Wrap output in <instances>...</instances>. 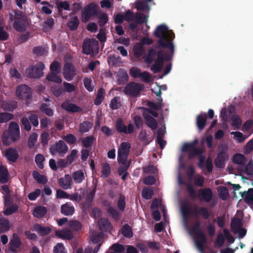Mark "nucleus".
I'll return each mask as SVG.
<instances>
[{"mask_svg": "<svg viewBox=\"0 0 253 253\" xmlns=\"http://www.w3.org/2000/svg\"><path fill=\"white\" fill-rule=\"evenodd\" d=\"M9 244L11 246L15 248H19L20 246L21 241L20 238L17 234H14L12 235V237L10 239Z\"/></svg>", "mask_w": 253, "mask_h": 253, "instance_id": "43", "label": "nucleus"}, {"mask_svg": "<svg viewBox=\"0 0 253 253\" xmlns=\"http://www.w3.org/2000/svg\"><path fill=\"white\" fill-rule=\"evenodd\" d=\"M61 212L66 215L72 214L74 212V208L68 204H65L61 206Z\"/></svg>", "mask_w": 253, "mask_h": 253, "instance_id": "35", "label": "nucleus"}, {"mask_svg": "<svg viewBox=\"0 0 253 253\" xmlns=\"http://www.w3.org/2000/svg\"><path fill=\"white\" fill-rule=\"evenodd\" d=\"M105 93V91L103 88H100L98 90L96 97L94 100L95 105H98L101 103L104 99Z\"/></svg>", "mask_w": 253, "mask_h": 253, "instance_id": "38", "label": "nucleus"}, {"mask_svg": "<svg viewBox=\"0 0 253 253\" xmlns=\"http://www.w3.org/2000/svg\"><path fill=\"white\" fill-rule=\"evenodd\" d=\"M63 74L64 78L68 81H71L76 74L73 65L68 63L65 64Z\"/></svg>", "mask_w": 253, "mask_h": 253, "instance_id": "17", "label": "nucleus"}, {"mask_svg": "<svg viewBox=\"0 0 253 253\" xmlns=\"http://www.w3.org/2000/svg\"><path fill=\"white\" fill-rule=\"evenodd\" d=\"M211 192L209 189L201 190L199 192V196L200 198L203 199L206 201H209L211 198Z\"/></svg>", "mask_w": 253, "mask_h": 253, "instance_id": "31", "label": "nucleus"}, {"mask_svg": "<svg viewBox=\"0 0 253 253\" xmlns=\"http://www.w3.org/2000/svg\"><path fill=\"white\" fill-rule=\"evenodd\" d=\"M33 52L37 55L42 56L47 53V50L46 47L37 46L33 48Z\"/></svg>", "mask_w": 253, "mask_h": 253, "instance_id": "48", "label": "nucleus"}, {"mask_svg": "<svg viewBox=\"0 0 253 253\" xmlns=\"http://www.w3.org/2000/svg\"><path fill=\"white\" fill-rule=\"evenodd\" d=\"M92 126V124L90 122H84L80 126V130L82 132L88 131Z\"/></svg>", "mask_w": 253, "mask_h": 253, "instance_id": "46", "label": "nucleus"}, {"mask_svg": "<svg viewBox=\"0 0 253 253\" xmlns=\"http://www.w3.org/2000/svg\"><path fill=\"white\" fill-rule=\"evenodd\" d=\"M144 49L142 43H138L136 44L133 48L134 54L136 57H140L143 54Z\"/></svg>", "mask_w": 253, "mask_h": 253, "instance_id": "42", "label": "nucleus"}, {"mask_svg": "<svg viewBox=\"0 0 253 253\" xmlns=\"http://www.w3.org/2000/svg\"><path fill=\"white\" fill-rule=\"evenodd\" d=\"M235 112V108L234 106H230L227 109L223 108L220 112V117L222 121L224 122H228L231 120L233 114Z\"/></svg>", "mask_w": 253, "mask_h": 253, "instance_id": "18", "label": "nucleus"}, {"mask_svg": "<svg viewBox=\"0 0 253 253\" xmlns=\"http://www.w3.org/2000/svg\"><path fill=\"white\" fill-rule=\"evenodd\" d=\"M98 225L101 230L106 231L110 228V223L107 219H101L98 221Z\"/></svg>", "mask_w": 253, "mask_h": 253, "instance_id": "39", "label": "nucleus"}, {"mask_svg": "<svg viewBox=\"0 0 253 253\" xmlns=\"http://www.w3.org/2000/svg\"><path fill=\"white\" fill-rule=\"evenodd\" d=\"M143 87L142 84L131 83L126 86L125 88V92L129 96H135L139 93Z\"/></svg>", "mask_w": 253, "mask_h": 253, "instance_id": "11", "label": "nucleus"}, {"mask_svg": "<svg viewBox=\"0 0 253 253\" xmlns=\"http://www.w3.org/2000/svg\"><path fill=\"white\" fill-rule=\"evenodd\" d=\"M57 74V73L51 72V73L46 77V80L58 84L61 83L62 82V79L56 75Z\"/></svg>", "mask_w": 253, "mask_h": 253, "instance_id": "47", "label": "nucleus"}, {"mask_svg": "<svg viewBox=\"0 0 253 253\" xmlns=\"http://www.w3.org/2000/svg\"><path fill=\"white\" fill-rule=\"evenodd\" d=\"M243 196L247 204L252 202L253 201V188L249 189L247 192H245Z\"/></svg>", "mask_w": 253, "mask_h": 253, "instance_id": "45", "label": "nucleus"}, {"mask_svg": "<svg viewBox=\"0 0 253 253\" xmlns=\"http://www.w3.org/2000/svg\"><path fill=\"white\" fill-rule=\"evenodd\" d=\"M153 109L154 110L146 109L143 115L147 125L152 129H155L157 126V122L151 115L154 117H158V113L156 112V110Z\"/></svg>", "mask_w": 253, "mask_h": 253, "instance_id": "6", "label": "nucleus"}, {"mask_svg": "<svg viewBox=\"0 0 253 253\" xmlns=\"http://www.w3.org/2000/svg\"><path fill=\"white\" fill-rule=\"evenodd\" d=\"M130 148V144L125 142L121 143L118 150V161L124 166L125 169L129 165V162L127 160V158Z\"/></svg>", "mask_w": 253, "mask_h": 253, "instance_id": "2", "label": "nucleus"}, {"mask_svg": "<svg viewBox=\"0 0 253 253\" xmlns=\"http://www.w3.org/2000/svg\"><path fill=\"white\" fill-rule=\"evenodd\" d=\"M38 134L36 132L32 133L29 136L28 145L30 148H33L35 146L38 139Z\"/></svg>", "mask_w": 253, "mask_h": 253, "instance_id": "44", "label": "nucleus"}, {"mask_svg": "<svg viewBox=\"0 0 253 253\" xmlns=\"http://www.w3.org/2000/svg\"><path fill=\"white\" fill-rule=\"evenodd\" d=\"M232 161L237 165H243L246 161V157L242 154L237 153L233 156Z\"/></svg>", "mask_w": 253, "mask_h": 253, "instance_id": "34", "label": "nucleus"}, {"mask_svg": "<svg viewBox=\"0 0 253 253\" xmlns=\"http://www.w3.org/2000/svg\"><path fill=\"white\" fill-rule=\"evenodd\" d=\"M206 121V114H200L197 118V125L200 130L203 129L205 126Z\"/></svg>", "mask_w": 253, "mask_h": 253, "instance_id": "32", "label": "nucleus"}, {"mask_svg": "<svg viewBox=\"0 0 253 253\" xmlns=\"http://www.w3.org/2000/svg\"><path fill=\"white\" fill-rule=\"evenodd\" d=\"M231 227L232 232L238 234L240 238H243L246 234V230L242 228V222L239 218L235 217L232 220Z\"/></svg>", "mask_w": 253, "mask_h": 253, "instance_id": "9", "label": "nucleus"}, {"mask_svg": "<svg viewBox=\"0 0 253 253\" xmlns=\"http://www.w3.org/2000/svg\"><path fill=\"white\" fill-rule=\"evenodd\" d=\"M55 235L57 237L63 240H70L73 237L72 232L68 229L56 231Z\"/></svg>", "mask_w": 253, "mask_h": 253, "instance_id": "22", "label": "nucleus"}, {"mask_svg": "<svg viewBox=\"0 0 253 253\" xmlns=\"http://www.w3.org/2000/svg\"><path fill=\"white\" fill-rule=\"evenodd\" d=\"M11 226L10 222L6 219L0 218V232H5L9 230Z\"/></svg>", "mask_w": 253, "mask_h": 253, "instance_id": "27", "label": "nucleus"}, {"mask_svg": "<svg viewBox=\"0 0 253 253\" xmlns=\"http://www.w3.org/2000/svg\"><path fill=\"white\" fill-rule=\"evenodd\" d=\"M243 150L245 154H249L253 151V139L250 140L246 143Z\"/></svg>", "mask_w": 253, "mask_h": 253, "instance_id": "58", "label": "nucleus"}, {"mask_svg": "<svg viewBox=\"0 0 253 253\" xmlns=\"http://www.w3.org/2000/svg\"><path fill=\"white\" fill-rule=\"evenodd\" d=\"M79 24V21L78 17L77 16H73L68 23V26L71 30H74L77 28Z\"/></svg>", "mask_w": 253, "mask_h": 253, "instance_id": "40", "label": "nucleus"}, {"mask_svg": "<svg viewBox=\"0 0 253 253\" xmlns=\"http://www.w3.org/2000/svg\"><path fill=\"white\" fill-rule=\"evenodd\" d=\"M220 197L223 200H226L229 196L228 191L225 187H220L218 189Z\"/></svg>", "mask_w": 253, "mask_h": 253, "instance_id": "51", "label": "nucleus"}, {"mask_svg": "<svg viewBox=\"0 0 253 253\" xmlns=\"http://www.w3.org/2000/svg\"><path fill=\"white\" fill-rule=\"evenodd\" d=\"M231 126L234 129L239 128L242 124V122L240 118L236 115H233L231 119Z\"/></svg>", "mask_w": 253, "mask_h": 253, "instance_id": "33", "label": "nucleus"}, {"mask_svg": "<svg viewBox=\"0 0 253 253\" xmlns=\"http://www.w3.org/2000/svg\"><path fill=\"white\" fill-rule=\"evenodd\" d=\"M157 56L158 58L155 64L151 67V71L154 73L159 72L163 67L164 61L169 60V56L165 55L162 52H159L158 53Z\"/></svg>", "mask_w": 253, "mask_h": 253, "instance_id": "13", "label": "nucleus"}, {"mask_svg": "<svg viewBox=\"0 0 253 253\" xmlns=\"http://www.w3.org/2000/svg\"><path fill=\"white\" fill-rule=\"evenodd\" d=\"M9 179L8 172L7 169L0 165V182L3 183L7 182Z\"/></svg>", "mask_w": 253, "mask_h": 253, "instance_id": "26", "label": "nucleus"}, {"mask_svg": "<svg viewBox=\"0 0 253 253\" xmlns=\"http://www.w3.org/2000/svg\"><path fill=\"white\" fill-rule=\"evenodd\" d=\"M61 106L63 109L69 112L76 113L82 111V109L80 107L69 101H65L62 104Z\"/></svg>", "mask_w": 253, "mask_h": 253, "instance_id": "19", "label": "nucleus"}, {"mask_svg": "<svg viewBox=\"0 0 253 253\" xmlns=\"http://www.w3.org/2000/svg\"><path fill=\"white\" fill-rule=\"evenodd\" d=\"M125 249L123 246L114 244L109 250L108 253H124Z\"/></svg>", "mask_w": 253, "mask_h": 253, "instance_id": "41", "label": "nucleus"}, {"mask_svg": "<svg viewBox=\"0 0 253 253\" xmlns=\"http://www.w3.org/2000/svg\"><path fill=\"white\" fill-rule=\"evenodd\" d=\"M252 133L251 132L248 135L244 134L240 131H232L230 134L233 135V139L238 143H242L244 142L249 137V136Z\"/></svg>", "mask_w": 253, "mask_h": 253, "instance_id": "20", "label": "nucleus"}, {"mask_svg": "<svg viewBox=\"0 0 253 253\" xmlns=\"http://www.w3.org/2000/svg\"><path fill=\"white\" fill-rule=\"evenodd\" d=\"M102 238V235L101 233L96 232H92L90 235V238L92 242L93 243H98Z\"/></svg>", "mask_w": 253, "mask_h": 253, "instance_id": "49", "label": "nucleus"}, {"mask_svg": "<svg viewBox=\"0 0 253 253\" xmlns=\"http://www.w3.org/2000/svg\"><path fill=\"white\" fill-rule=\"evenodd\" d=\"M17 106V103L15 102H5L4 101L1 104V108L4 110L12 111Z\"/></svg>", "mask_w": 253, "mask_h": 253, "instance_id": "36", "label": "nucleus"}, {"mask_svg": "<svg viewBox=\"0 0 253 253\" xmlns=\"http://www.w3.org/2000/svg\"><path fill=\"white\" fill-rule=\"evenodd\" d=\"M34 178L39 183H45L47 179L44 175H41L37 171H34L33 173Z\"/></svg>", "mask_w": 253, "mask_h": 253, "instance_id": "50", "label": "nucleus"}, {"mask_svg": "<svg viewBox=\"0 0 253 253\" xmlns=\"http://www.w3.org/2000/svg\"><path fill=\"white\" fill-rule=\"evenodd\" d=\"M226 159V156L225 154H219L215 160V166L219 168H223L224 166V162Z\"/></svg>", "mask_w": 253, "mask_h": 253, "instance_id": "29", "label": "nucleus"}, {"mask_svg": "<svg viewBox=\"0 0 253 253\" xmlns=\"http://www.w3.org/2000/svg\"><path fill=\"white\" fill-rule=\"evenodd\" d=\"M44 65L42 62L30 65L26 70V74L30 78H39L43 75Z\"/></svg>", "mask_w": 253, "mask_h": 253, "instance_id": "4", "label": "nucleus"}, {"mask_svg": "<svg viewBox=\"0 0 253 253\" xmlns=\"http://www.w3.org/2000/svg\"><path fill=\"white\" fill-rule=\"evenodd\" d=\"M199 224L197 223L193 228L188 229V231L193 237L197 248L202 253L203 246L206 240L204 234L199 230Z\"/></svg>", "mask_w": 253, "mask_h": 253, "instance_id": "3", "label": "nucleus"}, {"mask_svg": "<svg viewBox=\"0 0 253 253\" xmlns=\"http://www.w3.org/2000/svg\"><path fill=\"white\" fill-rule=\"evenodd\" d=\"M46 211L47 210L45 207L39 206L34 209L33 213L34 216L41 218L46 213Z\"/></svg>", "mask_w": 253, "mask_h": 253, "instance_id": "28", "label": "nucleus"}, {"mask_svg": "<svg viewBox=\"0 0 253 253\" xmlns=\"http://www.w3.org/2000/svg\"><path fill=\"white\" fill-rule=\"evenodd\" d=\"M20 136L19 127L17 123L11 122L9 126V134L8 138L10 139V142H13L17 140Z\"/></svg>", "mask_w": 253, "mask_h": 253, "instance_id": "12", "label": "nucleus"}, {"mask_svg": "<svg viewBox=\"0 0 253 253\" xmlns=\"http://www.w3.org/2000/svg\"><path fill=\"white\" fill-rule=\"evenodd\" d=\"M61 137L63 139H64L69 144H74L76 141V137L72 134H69L66 135H63L61 136Z\"/></svg>", "mask_w": 253, "mask_h": 253, "instance_id": "59", "label": "nucleus"}, {"mask_svg": "<svg viewBox=\"0 0 253 253\" xmlns=\"http://www.w3.org/2000/svg\"><path fill=\"white\" fill-rule=\"evenodd\" d=\"M142 81L149 83L153 81L151 76L147 72H143L140 74L139 78Z\"/></svg>", "mask_w": 253, "mask_h": 253, "instance_id": "54", "label": "nucleus"}, {"mask_svg": "<svg viewBox=\"0 0 253 253\" xmlns=\"http://www.w3.org/2000/svg\"><path fill=\"white\" fill-rule=\"evenodd\" d=\"M151 88L152 92L155 93L159 98L157 99V104H155L153 102H149L148 103V106L151 109L158 110L162 107V99L161 97V87L158 86L156 83H153L151 84Z\"/></svg>", "mask_w": 253, "mask_h": 253, "instance_id": "8", "label": "nucleus"}, {"mask_svg": "<svg viewBox=\"0 0 253 253\" xmlns=\"http://www.w3.org/2000/svg\"><path fill=\"white\" fill-rule=\"evenodd\" d=\"M153 194V191L150 188H144L142 191V196L145 199H151Z\"/></svg>", "mask_w": 253, "mask_h": 253, "instance_id": "57", "label": "nucleus"}, {"mask_svg": "<svg viewBox=\"0 0 253 253\" xmlns=\"http://www.w3.org/2000/svg\"><path fill=\"white\" fill-rule=\"evenodd\" d=\"M73 177L76 183H81L84 179V173L81 170H78L73 173Z\"/></svg>", "mask_w": 253, "mask_h": 253, "instance_id": "37", "label": "nucleus"}, {"mask_svg": "<svg viewBox=\"0 0 253 253\" xmlns=\"http://www.w3.org/2000/svg\"><path fill=\"white\" fill-rule=\"evenodd\" d=\"M156 55V51L154 49H151L148 53V54L145 58V62L148 64H150L152 62L153 60L155 59Z\"/></svg>", "mask_w": 253, "mask_h": 253, "instance_id": "56", "label": "nucleus"}, {"mask_svg": "<svg viewBox=\"0 0 253 253\" xmlns=\"http://www.w3.org/2000/svg\"><path fill=\"white\" fill-rule=\"evenodd\" d=\"M116 128L119 132L127 133V128L124 125L121 120L117 121L116 123Z\"/></svg>", "mask_w": 253, "mask_h": 253, "instance_id": "61", "label": "nucleus"}, {"mask_svg": "<svg viewBox=\"0 0 253 253\" xmlns=\"http://www.w3.org/2000/svg\"><path fill=\"white\" fill-rule=\"evenodd\" d=\"M5 156L7 160L15 162L18 157L17 150L14 148H9L5 151Z\"/></svg>", "mask_w": 253, "mask_h": 253, "instance_id": "24", "label": "nucleus"}, {"mask_svg": "<svg viewBox=\"0 0 253 253\" xmlns=\"http://www.w3.org/2000/svg\"><path fill=\"white\" fill-rule=\"evenodd\" d=\"M83 50L86 54H93L97 52L98 42L94 39H87L84 41Z\"/></svg>", "mask_w": 253, "mask_h": 253, "instance_id": "7", "label": "nucleus"}, {"mask_svg": "<svg viewBox=\"0 0 253 253\" xmlns=\"http://www.w3.org/2000/svg\"><path fill=\"white\" fill-rule=\"evenodd\" d=\"M97 13V5L91 3L84 7L82 16L83 21H87L91 16L95 15Z\"/></svg>", "mask_w": 253, "mask_h": 253, "instance_id": "14", "label": "nucleus"}, {"mask_svg": "<svg viewBox=\"0 0 253 253\" xmlns=\"http://www.w3.org/2000/svg\"><path fill=\"white\" fill-rule=\"evenodd\" d=\"M154 34L159 39V44L163 47L169 49L172 54L174 51L172 41L174 36L171 30L163 24L157 27Z\"/></svg>", "mask_w": 253, "mask_h": 253, "instance_id": "1", "label": "nucleus"}, {"mask_svg": "<svg viewBox=\"0 0 253 253\" xmlns=\"http://www.w3.org/2000/svg\"><path fill=\"white\" fill-rule=\"evenodd\" d=\"M136 8L139 10L145 11L149 9L147 4L142 1H138L136 2Z\"/></svg>", "mask_w": 253, "mask_h": 253, "instance_id": "62", "label": "nucleus"}, {"mask_svg": "<svg viewBox=\"0 0 253 253\" xmlns=\"http://www.w3.org/2000/svg\"><path fill=\"white\" fill-rule=\"evenodd\" d=\"M44 160L45 159L43 155L42 154H38L36 156V163H37L38 167L41 169H42L44 167L43 162H44Z\"/></svg>", "mask_w": 253, "mask_h": 253, "instance_id": "53", "label": "nucleus"}, {"mask_svg": "<svg viewBox=\"0 0 253 253\" xmlns=\"http://www.w3.org/2000/svg\"><path fill=\"white\" fill-rule=\"evenodd\" d=\"M54 253H66L65 247L62 243H58L53 248Z\"/></svg>", "mask_w": 253, "mask_h": 253, "instance_id": "64", "label": "nucleus"}, {"mask_svg": "<svg viewBox=\"0 0 253 253\" xmlns=\"http://www.w3.org/2000/svg\"><path fill=\"white\" fill-rule=\"evenodd\" d=\"M16 94L20 99H27L31 97V90L27 85L23 84L17 87Z\"/></svg>", "mask_w": 253, "mask_h": 253, "instance_id": "16", "label": "nucleus"}, {"mask_svg": "<svg viewBox=\"0 0 253 253\" xmlns=\"http://www.w3.org/2000/svg\"><path fill=\"white\" fill-rule=\"evenodd\" d=\"M81 141L84 147H87L93 144V138L92 136L86 137L85 138H82Z\"/></svg>", "mask_w": 253, "mask_h": 253, "instance_id": "63", "label": "nucleus"}, {"mask_svg": "<svg viewBox=\"0 0 253 253\" xmlns=\"http://www.w3.org/2000/svg\"><path fill=\"white\" fill-rule=\"evenodd\" d=\"M165 127H162L159 129L157 134V143L162 149H163L166 144V142L163 139V136L165 133Z\"/></svg>", "mask_w": 253, "mask_h": 253, "instance_id": "25", "label": "nucleus"}, {"mask_svg": "<svg viewBox=\"0 0 253 253\" xmlns=\"http://www.w3.org/2000/svg\"><path fill=\"white\" fill-rule=\"evenodd\" d=\"M123 235L127 238H130L132 236V232L130 226L125 225L123 226L122 230Z\"/></svg>", "mask_w": 253, "mask_h": 253, "instance_id": "52", "label": "nucleus"}, {"mask_svg": "<svg viewBox=\"0 0 253 253\" xmlns=\"http://www.w3.org/2000/svg\"><path fill=\"white\" fill-rule=\"evenodd\" d=\"M49 150L52 155L58 153L60 155L63 156L67 153L68 148L63 141L59 140L58 143L51 146Z\"/></svg>", "mask_w": 253, "mask_h": 253, "instance_id": "10", "label": "nucleus"}, {"mask_svg": "<svg viewBox=\"0 0 253 253\" xmlns=\"http://www.w3.org/2000/svg\"><path fill=\"white\" fill-rule=\"evenodd\" d=\"M33 230L37 232L41 235L44 236L49 234L51 230L49 227L43 226L37 224L33 227Z\"/></svg>", "mask_w": 253, "mask_h": 253, "instance_id": "23", "label": "nucleus"}, {"mask_svg": "<svg viewBox=\"0 0 253 253\" xmlns=\"http://www.w3.org/2000/svg\"><path fill=\"white\" fill-rule=\"evenodd\" d=\"M50 71L52 73H58L61 70L60 64L57 61H54L50 65Z\"/></svg>", "mask_w": 253, "mask_h": 253, "instance_id": "60", "label": "nucleus"}, {"mask_svg": "<svg viewBox=\"0 0 253 253\" xmlns=\"http://www.w3.org/2000/svg\"><path fill=\"white\" fill-rule=\"evenodd\" d=\"M28 21L27 17L21 13H17L15 16L13 27L19 32H23L26 30L28 25Z\"/></svg>", "mask_w": 253, "mask_h": 253, "instance_id": "5", "label": "nucleus"}, {"mask_svg": "<svg viewBox=\"0 0 253 253\" xmlns=\"http://www.w3.org/2000/svg\"><path fill=\"white\" fill-rule=\"evenodd\" d=\"M72 178L69 174L59 179L60 186L64 189H68L71 187Z\"/></svg>", "mask_w": 253, "mask_h": 253, "instance_id": "21", "label": "nucleus"}, {"mask_svg": "<svg viewBox=\"0 0 253 253\" xmlns=\"http://www.w3.org/2000/svg\"><path fill=\"white\" fill-rule=\"evenodd\" d=\"M197 142V140H195L192 143H184L181 148V151L188 152L190 158L196 155L200 154L201 153V151H199L195 148V146Z\"/></svg>", "mask_w": 253, "mask_h": 253, "instance_id": "15", "label": "nucleus"}, {"mask_svg": "<svg viewBox=\"0 0 253 253\" xmlns=\"http://www.w3.org/2000/svg\"><path fill=\"white\" fill-rule=\"evenodd\" d=\"M18 209V207L15 204H6L3 213L5 215H10L16 212Z\"/></svg>", "mask_w": 253, "mask_h": 253, "instance_id": "30", "label": "nucleus"}, {"mask_svg": "<svg viewBox=\"0 0 253 253\" xmlns=\"http://www.w3.org/2000/svg\"><path fill=\"white\" fill-rule=\"evenodd\" d=\"M13 118V115L9 113H2L0 114V122L5 123Z\"/></svg>", "mask_w": 253, "mask_h": 253, "instance_id": "55", "label": "nucleus"}]
</instances>
